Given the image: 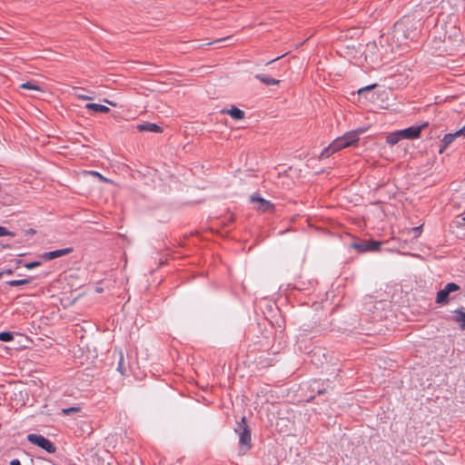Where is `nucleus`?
Wrapping results in <instances>:
<instances>
[{
	"label": "nucleus",
	"instance_id": "nucleus-1",
	"mask_svg": "<svg viewBox=\"0 0 465 465\" xmlns=\"http://www.w3.org/2000/svg\"><path fill=\"white\" fill-rule=\"evenodd\" d=\"M420 22L411 16H403L393 25L391 40L397 46H403L408 40H415L420 33Z\"/></svg>",
	"mask_w": 465,
	"mask_h": 465
},
{
	"label": "nucleus",
	"instance_id": "nucleus-2",
	"mask_svg": "<svg viewBox=\"0 0 465 465\" xmlns=\"http://www.w3.org/2000/svg\"><path fill=\"white\" fill-rule=\"evenodd\" d=\"M234 431L239 436V451L241 454H245L252 447V434L251 429L247 424V419L243 416L239 422H237Z\"/></svg>",
	"mask_w": 465,
	"mask_h": 465
},
{
	"label": "nucleus",
	"instance_id": "nucleus-3",
	"mask_svg": "<svg viewBox=\"0 0 465 465\" xmlns=\"http://www.w3.org/2000/svg\"><path fill=\"white\" fill-rule=\"evenodd\" d=\"M359 141V132H348L341 137L336 138L332 142V148L334 150H341L355 144Z\"/></svg>",
	"mask_w": 465,
	"mask_h": 465
},
{
	"label": "nucleus",
	"instance_id": "nucleus-4",
	"mask_svg": "<svg viewBox=\"0 0 465 465\" xmlns=\"http://www.w3.org/2000/svg\"><path fill=\"white\" fill-rule=\"evenodd\" d=\"M27 440L30 443L45 450L48 453H54L56 451V447L54 446V444L41 434H28Z\"/></svg>",
	"mask_w": 465,
	"mask_h": 465
},
{
	"label": "nucleus",
	"instance_id": "nucleus-5",
	"mask_svg": "<svg viewBox=\"0 0 465 465\" xmlns=\"http://www.w3.org/2000/svg\"><path fill=\"white\" fill-rule=\"evenodd\" d=\"M379 45L381 47L380 55L381 57L386 56L389 54H393L400 49L401 46H397V43L391 40V33L387 35H381L379 39Z\"/></svg>",
	"mask_w": 465,
	"mask_h": 465
},
{
	"label": "nucleus",
	"instance_id": "nucleus-6",
	"mask_svg": "<svg viewBox=\"0 0 465 465\" xmlns=\"http://www.w3.org/2000/svg\"><path fill=\"white\" fill-rule=\"evenodd\" d=\"M460 290V285L455 282H449L445 287L437 292L435 302L445 305L449 303L450 294Z\"/></svg>",
	"mask_w": 465,
	"mask_h": 465
},
{
	"label": "nucleus",
	"instance_id": "nucleus-7",
	"mask_svg": "<svg viewBox=\"0 0 465 465\" xmlns=\"http://www.w3.org/2000/svg\"><path fill=\"white\" fill-rule=\"evenodd\" d=\"M381 245V242L377 241H361L352 242L351 247L357 250L359 252H366L379 251Z\"/></svg>",
	"mask_w": 465,
	"mask_h": 465
},
{
	"label": "nucleus",
	"instance_id": "nucleus-8",
	"mask_svg": "<svg viewBox=\"0 0 465 465\" xmlns=\"http://www.w3.org/2000/svg\"><path fill=\"white\" fill-rule=\"evenodd\" d=\"M427 125L428 123H424L420 125L411 126L406 129L400 130L402 139H414L420 137L422 129L425 128Z\"/></svg>",
	"mask_w": 465,
	"mask_h": 465
},
{
	"label": "nucleus",
	"instance_id": "nucleus-9",
	"mask_svg": "<svg viewBox=\"0 0 465 465\" xmlns=\"http://www.w3.org/2000/svg\"><path fill=\"white\" fill-rule=\"evenodd\" d=\"M250 200L252 203H258L257 210L260 212L266 213V212H272L273 210V207H274L273 204L271 202L262 198L258 194L251 195Z\"/></svg>",
	"mask_w": 465,
	"mask_h": 465
},
{
	"label": "nucleus",
	"instance_id": "nucleus-10",
	"mask_svg": "<svg viewBox=\"0 0 465 465\" xmlns=\"http://www.w3.org/2000/svg\"><path fill=\"white\" fill-rule=\"evenodd\" d=\"M73 251H74L73 248L68 247V248H64V249H60V250H55V251H51V252H44L41 256H42L43 259H45L46 261H49V260L56 259L58 257L69 254Z\"/></svg>",
	"mask_w": 465,
	"mask_h": 465
},
{
	"label": "nucleus",
	"instance_id": "nucleus-11",
	"mask_svg": "<svg viewBox=\"0 0 465 465\" xmlns=\"http://www.w3.org/2000/svg\"><path fill=\"white\" fill-rule=\"evenodd\" d=\"M137 129L140 132H152V133H162L163 129L161 126L153 123H143L137 125Z\"/></svg>",
	"mask_w": 465,
	"mask_h": 465
},
{
	"label": "nucleus",
	"instance_id": "nucleus-12",
	"mask_svg": "<svg viewBox=\"0 0 465 465\" xmlns=\"http://www.w3.org/2000/svg\"><path fill=\"white\" fill-rule=\"evenodd\" d=\"M255 78L266 85H275L280 84V80L274 79L268 74H258Z\"/></svg>",
	"mask_w": 465,
	"mask_h": 465
},
{
	"label": "nucleus",
	"instance_id": "nucleus-13",
	"mask_svg": "<svg viewBox=\"0 0 465 465\" xmlns=\"http://www.w3.org/2000/svg\"><path fill=\"white\" fill-rule=\"evenodd\" d=\"M85 108L90 111H93L94 113L107 114L110 111L109 107L103 105V104H94V103L86 104Z\"/></svg>",
	"mask_w": 465,
	"mask_h": 465
},
{
	"label": "nucleus",
	"instance_id": "nucleus-14",
	"mask_svg": "<svg viewBox=\"0 0 465 465\" xmlns=\"http://www.w3.org/2000/svg\"><path fill=\"white\" fill-rule=\"evenodd\" d=\"M454 321L460 324V329L465 330V312L463 308L454 311Z\"/></svg>",
	"mask_w": 465,
	"mask_h": 465
},
{
	"label": "nucleus",
	"instance_id": "nucleus-15",
	"mask_svg": "<svg viewBox=\"0 0 465 465\" xmlns=\"http://www.w3.org/2000/svg\"><path fill=\"white\" fill-rule=\"evenodd\" d=\"M455 138H457L455 133L445 134L440 142V153H443V151L454 141Z\"/></svg>",
	"mask_w": 465,
	"mask_h": 465
},
{
	"label": "nucleus",
	"instance_id": "nucleus-16",
	"mask_svg": "<svg viewBox=\"0 0 465 465\" xmlns=\"http://www.w3.org/2000/svg\"><path fill=\"white\" fill-rule=\"evenodd\" d=\"M223 113H225V111H223ZM226 114H228L234 120H242L244 118V112L234 106L227 110Z\"/></svg>",
	"mask_w": 465,
	"mask_h": 465
},
{
	"label": "nucleus",
	"instance_id": "nucleus-17",
	"mask_svg": "<svg viewBox=\"0 0 465 465\" xmlns=\"http://www.w3.org/2000/svg\"><path fill=\"white\" fill-rule=\"evenodd\" d=\"M402 137H401V131H397L395 133H391L388 136H387V143H390L391 145H394L396 144L397 143H399L400 140H401Z\"/></svg>",
	"mask_w": 465,
	"mask_h": 465
},
{
	"label": "nucleus",
	"instance_id": "nucleus-18",
	"mask_svg": "<svg viewBox=\"0 0 465 465\" xmlns=\"http://www.w3.org/2000/svg\"><path fill=\"white\" fill-rule=\"evenodd\" d=\"M117 371L122 375H125L126 368H125V364H124V355H123L122 352L119 353V361H118V364H117Z\"/></svg>",
	"mask_w": 465,
	"mask_h": 465
},
{
	"label": "nucleus",
	"instance_id": "nucleus-19",
	"mask_svg": "<svg viewBox=\"0 0 465 465\" xmlns=\"http://www.w3.org/2000/svg\"><path fill=\"white\" fill-rule=\"evenodd\" d=\"M30 282H31V279L27 278V279H23V280H11V281L7 282V284L9 286L15 287V286L28 284Z\"/></svg>",
	"mask_w": 465,
	"mask_h": 465
},
{
	"label": "nucleus",
	"instance_id": "nucleus-20",
	"mask_svg": "<svg viewBox=\"0 0 465 465\" xmlns=\"http://www.w3.org/2000/svg\"><path fill=\"white\" fill-rule=\"evenodd\" d=\"M338 150H334V148H332V143L328 146L326 147L321 153L320 155V158L321 159H323V158H328L329 156H331L332 153H334L335 152H337Z\"/></svg>",
	"mask_w": 465,
	"mask_h": 465
},
{
	"label": "nucleus",
	"instance_id": "nucleus-21",
	"mask_svg": "<svg viewBox=\"0 0 465 465\" xmlns=\"http://www.w3.org/2000/svg\"><path fill=\"white\" fill-rule=\"evenodd\" d=\"M22 89L41 91V88L35 82H26L20 85Z\"/></svg>",
	"mask_w": 465,
	"mask_h": 465
},
{
	"label": "nucleus",
	"instance_id": "nucleus-22",
	"mask_svg": "<svg viewBox=\"0 0 465 465\" xmlns=\"http://www.w3.org/2000/svg\"><path fill=\"white\" fill-rule=\"evenodd\" d=\"M14 339V335L10 331H2L0 332V341H11Z\"/></svg>",
	"mask_w": 465,
	"mask_h": 465
},
{
	"label": "nucleus",
	"instance_id": "nucleus-23",
	"mask_svg": "<svg viewBox=\"0 0 465 465\" xmlns=\"http://www.w3.org/2000/svg\"><path fill=\"white\" fill-rule=\"evenodd\" d=\"M375 86H376V84H371V85H368V86L362 87V88L359 89L358 94H359V95H362L364 94L371 93V90Z\"/></svg>",
	"mask_w": 465,
	"mask_h": 465
},
{
	"label": "nucleus",
	"instance_id": "nucleus-24",
	"mask_svg": "<svg viewBox=\"0 0 465 465\" xmlns=\"http://www.w3.org/2000/svg\"><path fill=\"white\" fill-rule=\"evenodd\" d=\"M1 236H15V232L7 230L5 227L0 226V237Z\"/></svg>",
	"mask_w": 465,
	"mask_h": 465
},
{
	"label": "nucleus",
	"instance_id": "nucleus-25",
	"mask_svg": "<svg viewBox=\"0 0 465 465\" xmlns=\"http://www.w3.org/2000/svg\"><path fill=\"white\" fill-rule=\"evenodd\" d=\"M39 265H41V262L35 261V262H31L25 263V267L28 270H32V269L38 267Z\"/></svg>",
	"mask_w": 465,
	"mask_h": 465
},
{
	"label": "nucleus",
	"instance_id": "nucleus-26",
	"mask_svg": "<svg viewBox=\"0 0 465 465\" xmlns=\"http://www.w3.org/2000/svg\"><path fill=\"white\" fill-rule=\"evenodd\" d=\"M315 384H316V381H314V382L311 385V387H312V391H316L318 395H322V394L326 393V389H324V388H323V389L316 388V387L314 386Z\"/></svg>",
	"mask_w": 465,
	"mask_h": 465
},
{
	"label": "nucleus",
	"instance_id": "nucleus-27",
	"mask_svg": "<svg viewBox=\"0 0 465 465\" xmlns=\"http://www.w3.org/2000/svg\"><path fill=\"white\" fill-rule=\"evenodd\" d=\"M79 411H80L79 407H70V408H67V409H64L63 412L64 414H71V413L78 412Z\"/></svg>",
	"mask_w": 465,
	"mask_h": 465
},
{
	"label": "nucleus",
	"instance_id": "nucleus-28",
	"mask_svg": "<svg viewBox=\"0 0 465 465\" xmlns=\"http://www.w3.org/2000/svg\"><path fill=\"white\" fill-rule=\"evenodd\" d=\"M90 173L95 177H98L99 180L103 181V182H108V179H106L105 177H104L101 173H99L98 172H95V171H92L90 172Z\"/></svg>",
	"mask_w": 465,
	"mask_h": 465
},
{
	"label": "nucleus",
	"instance_id": "nucleus-29",
	"mask_svg": "<svg viewBox=\"0 0 465 465\" xmlns=\"http://www.w3.org/2000/svg\"><path fill=\"white\" fill-rule=\"evenodd\" d=\"M455 134H456L457 137H460V136L465 137V125L461 129L455 132Z\"/></svg>",
	"mask_w": 465,
	"mask_h": 465
},
{
	"label": "nucleus",
	"instance_id": "nucleus-30",
	"mask_svg": "<svg viewBox=\"0 0 465 465\" xmlns=\"http://www.w3.org/2000/svg\"><path fill=\"white\" fill-rule=\"evenodd\" d=\"M411 230L415 233V236H419L420 234V232H421V227L420 226L414 227Z\"/></svg>",
	"mask_w": 465,
	"mask_h": 465
},
{
	"label": "nucleus",
	"instance_id": "nucleus-31",
	"mask_svg": "<svg viewBox=\"0 0 465 465\" xmlns=\"http://www.w3.org/2000/svg\"><path fill=\"white\" fill-rule=\"evenodd\" d=\"M77 97H79L80 99H83V100H92V97L91 96H88V95H85V94H76Z\"/></svg>",
	"mask_w": 465,
	"mask_h": 465
},
{
	"label": "nucleus",
	"instance_id": "nucleus-32",
	"mask_svg": "<svg viewBox=\"0 0 465 465\" xmlns=\"http://www.w3.org/2000/svg\"><path fill=\"white\" fill-rule=\"evenodd\" d=\"M0 273H2V276H3V275H5V274H6V275H10V274H12V273H13V270H11V269H6V270H5V271H3V272H0Z\"/></svg>",
	"mask_w": 465,
	"mask_h": 465
},
{
	"label": "nucleus",
	"instance_id": "nucleus-33",
	"mask_svg": "<svg viewBox=\"0 0 465 465\" xmlns=\"http://www.w3.org/2000/svg\"><path fill=\"white\" fill-rule=\"evenodd\" d=\"M231 38H232V36H227V37H224V38L218 39L214 43L225 42V41L230 40Z\"/></svg>",
	"mask_w": 465,
	"mask_h": 465
},
{
	"label": "nucleus",
	"instance_id": "nucleus-34",
	"mask_svg": "<svg viewBox=\"0 0 465 465\" xmlns=\"http://www.w3.org/2000/svg\"><path fill=\"white\" fill-rule=\"evenodd\" d=\"M10 465H21V462L19 461V460L15 459L10 461Z\"/></svg>",
	"mask_w": 465,
	"mask_h": 465
},
{
	"label": "nucleus",
	"instance_id": "nucleus-35",
	"mask_svg": "<svg viewBox=\"0 0 465 465\" xmlns=\"http://www.w3.org/2000/svg\"><path fill=\"white\" fill-rule=\"evenodd\" d=\"M374 47H376V42H374V43H372V44H369V45H367V48H368V50H370V51H371L372 48H374Z\"/></svg>",
	"mask_w": 465,
	"mask_h": 465
},
{
	"label": "nucleus",
	"instance_id": "nucleus-36",
	"mask_svg": "<svg viewBox=\"0 0 465 465\" xmlns=\"http://www.w3.org/2000/svg\"><path fill=\"white\" fill-rule=\"evenodd\" d=\"M282 56H283V55L278 56V57H276V58H274V59H272V60H271V61L267 62V63H266V64H272V63H273V62H275V61L279 60V59H280V58H282Z\"/></svg>",
	"mask_w": 465,
	"mask_h": 465
},
{
	"label": "nucleus",
	"instance_id": "nucleus-37",
	"mask_svg": "<svg viewBox=\"0 0 465 465\" xmlns=\"http://www.w3.org/2000/svg\"><path fill=\"white\" fill-rule=\"evenodd\" d=\"M104 102H105V103H107V104H109L110 105H113V106H114V105H115V104H114L113 102H111V101H109V100H107V99H105V100H104Z\"/></svg>",
	"mask_w": 465,
	"mask_h": 465
},
{
	"label": "nucleus",
	"instance_id": "nucleus-38",
	"mask_svg": "<svg viewBox=\"0 0 465 465\" xmlns=\"http://www.w3.org/2000/svg\"><path fill=\"white\" fill-rule=\"evenodd\" d=\"M2 278V273H0V279Z\"/></svg>",
	"mask_w": 465,
	"mask_h": 465
},
{
	"label": "nucleus",
	"instance_id": "nucleus-39",
	"mask_svg": "<svg viewBox=\"0 0 465 465\" xmlns=\"http://www.w3.org/2000/svg\"><path fill=\"white\" fill-rule=\"evenodd\" d=\"M462 219L465 221V216Z\"/></svg>",
	"mask_w": 465,
	"mask_h": 465
}]
</instances>
